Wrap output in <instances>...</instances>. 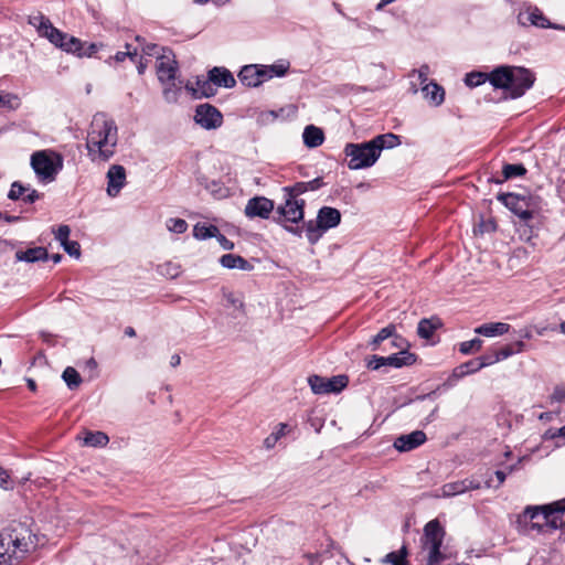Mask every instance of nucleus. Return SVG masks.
<instances>
[{
    "instance_id": "50",
    "label": "nucleus",
    "mask_w": 565,
    "mask_h": 565,
    "mask_svg": "<svg viewBox=\"0 0 565 565\" xmlns=\"http://www.w3.org/2000/svg\"><path fill=\"white\" fill-rule=\"evenodd\" d=\"M161 273L170 278H175L180 275V266L172 263H167L162 266Z\"/></svg>"
},
{
    "instance_id": "20",
    "label": "nucleus",
    "mask_w": 565,
    "mask_h": 565,
    "mask_svg": "<svg viewBox=\"0 0 565 565\" xmlns=\"http://www.w3.org/2000/svg\"><path fill=\"white\" fill-rule=\"evenodd\" d=\"M504 204L522 221H529L533 217V211L524 207L526 205L525 198L509 193L504 198Z\"/></svg>"
},
{
    "instance_id": "63",
    "label": "nucleus",
    "mask_w": 565,
    "mask_h": 565,
    "mask_svg": "<svg viewBox=\"0 0 565 565\" xmlns=\"http://www.w3.org/2000/svg\"><path fill=\"white\" fill-rule=\"evenodd\" d=\"M226 299L227 301L233 305L234 307H239L242 308L243 307V302L241 300H238L237 298H235V296L233 294H228L226 296Z\"/></svg>"
},
{
    "instance_id": "59",
    "label": "nucleus",
    "mask_w": 565,
    "mask_h": 565,
    "mask_svg": "<svg viewBox=\"0 0 565 565\" xmlns=\"http://www.w3.org/2000/svg\"><path fill=\"white\" fill-rule=\"evenodd\" d=\"M279 439L271 433L269 436H267L264 440V446L267 448V449H271L275 447V445L277 444Z\"/></svg>"
},
{
    "instance_id": "60",
    "label": "nucleus",
    "mask_w": 565,
    "mask_h": 565,
    "mask_svg": "<svg viewBox=\"0 0 565 565\" xmlns=\"http://www.w3.org/2000/svg\"><path fill=\"white\" fill-rule=\"evenodd\" d=\"M287 428H288V425L285 424V423H280L277 427H276V430L273 431V434L278 438L280 439L282 436H285L287 434Z\"/></svg>"
},
{
    "instance_id": "18",
    "label": "nucleus",
    "mask_w": 565,
    "mask_h": 565,
    "mask_svg": "<svg viewBox=\"0 0 565 565\" xmlns=\"http://www.w3.org/2000/svg\"><path fill=\"white\" fill-rule=\"evenodd\" d=\"M264 65H245L238 73L239 82L247 87H257L268 81Z\"/></svg>"
},
{
    "instance_id": "58",
    "label": "nucleus",
    "mask_w": 565,
    "mask_h": 565,
    "mask_svg": "<svg viewBox=\"0 0 565 565\" xmlns=\"http://www.w3.org/2000/svg\"><path fill=\"white\" fill-rule=\"evenodd\" d=\"M12 555L9 553V548L3 551V544H0V565H7Z\"/></svg>"
},
{
    "instance_id": "51",
    "label": "nucleus",
    "mask_w": 565,
    "mask_h": 565,
    "mask_svg": "<svg viewBox=\"0 0 565 565\" xmlns=\"http://www.w3.org/2000/svg\"><path fill=\"white\" fill-rule=\"evenodd\" d=\"M429 66L428 65H422L418 70L413 71L414 74H417L418 79L420 84L424 86L425 84H428V76H429Z\"/></svg>"
},
{
    "instance_id": "42",
    "label": "nucleus",
    "mask_w": 565,
    "mask_h": 565,
    "mask_svg": "<svg viewBox=\"0 0 565 565\" xmlns=\"http://www.w3.org/2000/svg\"><path fill=\"white\" fill-rule=\"evenodd\" d=\"M20 105V99L17 95L10 93H0V108L9 110L17 109Z\"/></svg>"
},
{
    "instance_id": "56",
    "label": "nucleus",
    "mask_w": 565,
    "mask_h": 565,
    "mask_svg": "<svg viewBox=\"0 0 565 565\" xmlns=\"http://www.w3.org/2000/svg\"><path fill=\"white\" fill-rule=\"evenodd\" d=\"M40 198L41 194L36 190L30 188V190L26 191L25 195L23 196V202L31 204L38 201Z\"/></svg>"
},
{
    "instance_id": "25",
    "label": "nucleus",
    "mask_w": 565,
    "mask_h": 565,
    "mask_svg": "<svg viewBox=\"0 0 565 565\" xmlns=\"http://www.w3.org/2000/svg\"><path fill=\"white\" fill-rule=\"evenodd\" d=\"M210 78L212 79L214 86L232 88L236 84L233 74L225 67H213L210 71Z\"/></svg>"
},
{
    "instance_id": "38",
    "label": "nucleus",
    "mask_w": 565,
    "mask_h": 565,
    "mask_svg": "<svg viewBox=\"0 0 565 565\" xmlns=\"http://www.w3.org/2000/svg\"><path fill=\"white\" fill-rule=\"evenodd\" d=\"M487 81L490 82V73L471 72L468 73L465 77V84L469 87H477Z\"/></svg>"
},
{
    "instance_id": "8",
    "label": "nucleus",
    "mask_w": 565,
    "mask_h": 565,
    "mask_svg": "<svg viewBox=\"0 0 565 565\" xmlns=\"http://www.w3.org/2000/svg\"><path fill=\"white\" fill-rule=\"evenodd\" d=\"M162 54L157 60V74L159 81L167 87L163 89V95L168 102L177 100V89L174 86L175 74L178 71L177 61L171 56V51L161 49Z\"/></svg>"
},
{
    "instance_id": "19",
    "label": "nucleus",
    "mask_w": 565,
    "mask_h": 565,
    "mask_svg": "<svg viewBox=\"0 0 565 565\" xmlns=\"http://www.w3.org/2000/svg\"><path fill=\"white\" fill-rule=\"evenodd\" d=\"M426 441V435L422 430H414L407 435H401L394 441V447L401 451H411Z\"/></svg>"
},
{
    "instance_id": "39",
    "label": "nucleus",
    "mask_w": 565,
    "mask_h": 565,
    "mask_svg": "<svg viewBox=\"0 0 565 565\" xmlns=\"http://www.w3.org/2000/svg\"><path fill=\"white\" fill-rule=\"evenodd\" d=\"M138 55V50L135 47L132 49L130 44H126V51H119L114 56H110L107 60L108 64H111V61L115 62H124L127 57H129L132 62H135V58Z\"/></svg>"
},
{
    "instance_id": "36",
    "label": "nucleus",
    "mask_w": 565,
    "mask_h": 565,
    "mask_svg": "<svg viewBox=\"0 0 565 565\" xmlns=\"http://www.w3.org/2000/svg\"><path fill=\"white\" fill-rule=\"evenodd\" d=\"M62 377L71 390L77 388L82 382L79 373L72 366L63 371Z\"/></svg>"
},
{
    "instance_id": "64",
    "label": "nucleus",
    "mask_w": 565,
    "mask_h": 565,
    "mask_svg": "<svg viewBox=\"0 0 565 565\" xmlns=\"http://www.w3.org/2000/svg\"><path fill=\"white\" fill-rule=\"evenodd\" d=\"M308 558H309V565H321V561L318 555L309 554Z\"/></svg>"
},
{
    "instance_id": "5",
    "label": "nucleus",
    "mask_w": 565,
    "mask_h": 565,
    "mask_svg": "<svg viewBox=\"0 0 565 565\" xmlns=\"http://www.w3.org/2000/svg\"><path fill=\"white\" fill-rule=\"evenodd\" d=\"M30 164L42 183H51L63 169V158L53 150H39L32 153Z\"/></svg>"
},
{
    "instance_id": "49",
    "label": "nucleus",
    "mask_w": 565,
    "mask_h": 565,
    "mask_svg": "<svg viewBox=\"0 0 565 565\" xmlns=\"http://www.w3.org/2000/svg\"><path fill=\"white\" fill-rule=\"evenodd\" d=\"M71 233V228L68 225H60L56 231H54L55 239L60 242L61 246L66 243Z\"/></svg>"
},
{
    "instance_id": "21",
    "label": "nucleus",
    "mask_w": 565,
    "mask_h": 565,
    "mask_svg": "<svg viewBox=\"0 0 565 565\" xmlns=\"http://www.w3.org/2000/svg\"><path fill=\"white\" fill-rule=\"evenodd\" d=\"M185 88L192 93L194 98L210 97L215 94V88L210 75L196 77L195 82H188Z\"/></svg>"
},
{
    "instance_id": "27",
    "label": "nucleus",
    "mask_w": 565,
    "mask_h": 565,
    "mask_svg": "<svg viewBox=\"0 0 565 565\" xmlns=\"http://www.w3.org/2000/svg\"><path fill=\"white\" fill-rule=\"evenodd\" d=\"M370 141L373 148H376L375 151L379 153V157H381L382 150L392 149L401 145L399 137L392 132L379 135Z\"/></svg>"
},
{
    "instance_id": "45",
    "label": "nucleus",
    "mask_w": 565,
    "mask_h": 565,
    "mask_svg": "<svg viewBox=\"0 0 565 565\" xmlns=\"http://www.w3.org/2000/svg\"><path fill=\"white\" fill-rule=\"evenodd\" d=\"M482 344H483V341L479 338H475L472 340H469V341H465V342H461L460 343V348H459V351L462 353V354H470L472 352H478L481 350L482 348Z\"/></svg>"
},
{
    "instance_id": "62",
    "label": "nucleus",
    "mask_w": 565,
    "mask_h": 565,
    "mask_svg": "<svg viewBox=\"0 0 565 565\" xmlns=\"http://www.w3.org/2000/svg\"><path fill=\"white\" fill-rule=\"evenodd\" d=\"M284 227L291 234L298 236V237H301L302 233L305 232L306 233V230H305V225L302 227H292V226H287V225H284Z\"/></svg>"
},
{
    "instance_id": "4",
    "label": "nucleus",
    "mask_w": 565,
    "mask_h": 565,
    "mask_svg": "<svg viewBox=\"0 0 565 565\" xmlns=\"http://www.w3.org/2000/svg\"><path fill=\"white\" fill-rule=\"evenodd\" d=\"M445 530L438 520L429 521L420 537V555L426 565H440L446 558V548L443 547Z\"/></svg>"
},
{
    "instance_id": "54",
    "label": "nucleus",
    "mask_w": 565,
    "mask_h": 565,
    "mask_svg": "<svg viewBox=\"0 0 565 565\" xmlns=\"http://www.w3.org/2000/svg\"><path fill=\"white\" fill-rule=\"evenodd\" d=\"M551 399L557 403L565 401V388L556 386L551 395Z\"/></svg>"
},
{
    "instance_id": "29",
    "label": "nucleus",
    "mask_w": 565,
    "mask_h": 565,
    "mask_svg": "<svg viewBox=\"0 0 565 565\" xmlns=\"http://www.w3.org/2000/svg\"><path fill=\"white\" fill-rule=\"evenodd\" d=\"M302 138H303V143L308 148H316V147H319L323 142L324 135H323L322 129H320L313 125H309L305 128Z\"/></svg>"
},
{
    "instance_id": "28",
    "label": "nucleus",
    "mask_w": 565,
    "mask_h": 565,
    "mask_svg": "<svg viewBox=\"0 0 565 565\" xmlns=\"http://www.w3.org/2000/svg\"><path fill=\"white\" fill-rule=\"evenodd\" d=\"M15 258L20 262L34 263L38 260H46L49 254L44 247H32L26 250L17 252Z\"/></svg>"
},
{
    "instance_id": "12",
    "label": "nucleus",
    "mask_w": 565,
    "mask_h": 565,
    "mask_svg": "<svg viewBox=\"0 0 565 565\" xmlns=\"http://www.w3.org/2000/svg\"><path fill=\"white\" fill-rule=\"evenodd\" d=\"M194 121L202 128L212 130L222 126L223 115L216 107L201 104L195 108Z\"/></svg>"
},
{
    "instance_id": "2",
    "label": "nucleus",
    "mask_w": 565,
    "mask_h": 565,
    "mask_svg": "<svg viewBox=\"0 0 565 565\" xmlns=\"http://www.w3.org/2000/svg\"><path fill=\"white\" fill-rule=\"evenodd\" d=\"M535 82L534 74L522 66L501 65L490 72V84L511 99L522 97Z\"/></svg>"
},
{
    "instance_id": "52",
    "label": "nucleus",
    "mask_w": 565,
    "mask_h": 565,
    "mask_svg": "<svg viewBox=\"0 0 565 565\" xmlns=\"http://www.w3.org/2000/svg\"><path fill=\"white\" fill-rule=\"evenodd\" d=\"M215 238L217 239L223 249L231 250L234 248V243L227 239L223 234H221L220 230L217 231V235H215Z\"/></svg>"
},
{
    "instance_id": "48",
    "label": "nucleus",
    "mask_w": 565,
    "mask_h": 565,
    "mask_svg": "<svg viewBox=\"0 0 565 565\" xmlns=\"http://www.w3.org/2000/svg\"><path fill=\"white\" fill-rule=\"evenodd\" d=\"M62 247L72 257L78 258L81 256V245L76 241H67Z\"/></svg>"
},
{
    "instance_id": "40",
    "label": "nucleus",
    "mask_w": 565,
    "mask_h": 565,
    "mask_svg": "<svg viewBox=\"0 0 565 565\" xmlns=\"http://www.w3.org/2000/svg\"><path fill=\"white\" fill-rule=\"evenodd\" d=\"M30 190L29 185H24L20 181H14L11 184V188L8 192V199L12 201H18L20 199L23 200V196L25 195L26 191Z\"/></svg>"
},
{
    "instance_id": "41",
    "label": "nucleus",
    "mask_w": 565,
    "mask_h": 565,
    "mask_svg": "<svg viewBox=\"0 0 565 565\" xmlns=\"http://www.w3.org/2000/svg\"><path fill=\"white\" fill-rule=\"evenodd\" d=\"M525 172H526V169L521 163H519V164L508 163V164H504L503 169H502L504 180H509V179H512L515 177H521V175L525 174Z\"/></svg>"
},
{
    "instance_id": "57",
    "label": "nucleus",
    "mask_w": 565,
    "mask_h": 565,
    "mask_svg": "<svg viewBox=\"0 0 565 565\" xmlns=\"http://www.w3.org/2000/svg\"><path fill=\"white\" fill-rule=\"evenodd\" d=\"M161 49L162 47H159L154 43H149V44L142 45L141 51L145 55L151 56V55L158 54L159 50L161 51Z\"/></svg>"
},
{
    "instance_id": "47",
    "label": "nucleus",
    "mask_w": 565,
    "mask_h": 565,
    "mask_svg": "<svg viewBox=\"0 0 565 565\" xmlns=\"http://www.w3.org/2000/svg\"><path fill=\"white\" fill-rule=\"evenodd\" d=\"M499 358L495 353V351L493 353H487L480 358H478V362L479 363H476V367L477 369H483L486 366H489V365H492L497 362H499Z\"/></svg>"
},
{
    "instance_id": "32",
    "label": "nucleus",
    "mask_w": 565,
    "mask_h": 565,
    "mask_svg": "<svg viewBox=\"0 0 565 565\" xmlns=\"http://www.w3.org/2000/svg\"><path fill=\"white\" fill-rule=\"evenodd\" d=\"M218 227L215 225H207L204 223H196L193 227V236L196 239L203 241L215 237L217 235Z\"/></svg>"
},
{
    "instance_id": "3",
    "label": "nucleus",
    "mask_w": 565,
    "mask_h": 565,
    "mask_svg": "<svg viewBox=\"0 0 565 565\" xmlns=\"http://www.w3.org/2000/svg\"><path fill=\"white\" fill-rule=\"evenodd\" d=\"M525 524V531H541L544 526L559 529L565 526V499L553 504L527 507L519 518Z\"/></svg>"
},
{
    "instance_id": "24",
    "label": "nucleus",
    "mask_w": 565,
    "mask_h": 565,
    "mask_svg": "<svg viewBox=\"0 0 565 565\" xmlns=\"http://www.w3.org/2000/svg\"><path fill=\"white\" fill-rule=\"evenodd\" d=\"M424 98L434 106H439L445 100V90L436 82H429L422 87Z\"/></svg>"
},
{
    "instance_id": "22",
    "label": "nucleus",
    "mask_w": 565,
    "mask_h": 565,
    "mask_svg": "<svg viewBox=\"0 0 565 565\" xmlns=\"http://www.w3.org/2000/svg\"><path fill=\"white\" fill-rule=\"evenodd\" d=\"M395 326L388 324L387 327L381 329L376 335L373 337V339L370 342V345L372 347V350H377L379 345L386 339L392 338V344L396 348L402 349L405 344V341L403 338L395 335Z\"/></svg>"
},
{
    "instance_id": "13",
    "label": "nucleus",
    "mask_w": 565,
    "mask_h": 565,
    "mask_svg": "<svg viewBox=\"0 0 565 565\" xmlns=\"http://www.w3.org/2000/svg\"><path fill=\"white\" fill-rule=\"evenodd\" d=\"M416 361L415 354L402 350L398 353L388 355V356H379L373 355L371 360L367 362V367L370 370H379L384 365L402 367L404 365H412Z\"/></svg>"
},
{
    "instance_id": "35",
    "label": "nucleus",
    "mask_w": 565,
    "mask_h": 565,
    "mask_svg": "<svg viewBox=\"0 0 565 565\" xmlns=\"http://www.w3.org/2000/svg\"><path fill=\"white\" fill-rule=\"evenodd\" d=\"M438 321H434L430 319H422L417 327V333L423 339H430L433 337L434 331L438 328Z\"/></svg>"
},
{
    "instance_id": "30",
    "label": "nucleus",
    "mask_w": 565,
    "mask_h": 565,
    "mask_svg": "<svg viewBox=\"0 0 565 565\" xmlns=\"http://www.w3.org/2000/svg\"><path fill=\"white\" fill-rule=\"evenodd\" d=\"M223 267L228 269L250 270L252 265L242 256L235 254H225L220 258Z\"/></svg>"
},
{
    "instance_id": "55",
    "label": "nucleus",
    "mask_w": 565,
    "mask_h": 565,
    "mask_svg": "<svg viewBox=\"0 0 565 565\" xmlns=\"http://www.w3.org/2000/svg\"><path fill=\"white\" fill-rule=\"evenodd\" d=\"M99 46L100 45H98L96 43H92L86 49L83 47V50L81 52H78V56L79 57H83V56L90 57V56H93L97 52Z\"/></svg>"
},
{
    "instance_id": "23",
    "label": "nucleus",
    "mask_w": 565,
    "mask_h": 565,
    "mask_svg": "<svg viewBox=\"0 0 565 565\" xmlns=\"http://www.w3.org/2000/svg\"><path fill=\"white\" fill-rule=\"evenodd\" d=\"M323 185V179L321 177H318L307 182H297L294 185L284 186L282 192L291 193L292 195L299 198L301 194L307 193L309 191H317Z\"/></svg>"
},
{
    "instance_id": "33",
    "label": "nucleus",
    "mask_w": 565,
    "mask_h": 565,
    "mask_svg": "<svg viewBox=\"0 0 565 565\" xmlns=\"http://www.w3.org/2000/svg\"><path fill=\"white\" fill-rule=\"evenodd\" d=\"M108 441V436L103 431H88L84 438V444L89 447H104Z\"/></svg>"
},
{
    "instance_id": "43",
    "label": "nucleus",
    "mask_w": 565,
    "mask_h": 565,
    "mask_svg": "<svg viewBox=\"0 0 565 565\" xmlns=\"http://www.w3.org/2000/svg\"><path fill=\"white\" fill-rule=\"evenodd\" d=\"M406 547L403 546L398 552H391L384 558V563H388L392 565H406Z\"/></svg>"
},
{
    "instance_id": "10",
    "label": "nucleus",
    "mask_w": 565,
    "mask_h": 565,
    "mask_svg": "<svg viewBox=\"0 0 565 565\" xmlns=\"http://www.w3.org/2000/svg\"><path fill=\"white\" fill-rule=\"evenodd\" d=\"M348 383L349 379L347 375H335L328 379L315 374L308 377V384L317 395L340 393L348 386Z\"/></svg>"
},
{
    "instance_id": "9",
    "label": "nucleus",
    "mask_w": 565,
    "mask_h": 565,
    "mask_svg": "<svg viewBox=\"0 0 565 565\" xmlns=\"http://www.w3.org/2000/svg\"><path fill=\"white\" fill-rule=\"evenodd\" d=\"M284 203L276 209V213L278 214L276 222L279 224H282V222L296 224L301 222L305 216V200L291 193H284Z\"/></svg>"
},
{
    "instance_id": "1",
    "label": "nucleus",
    "mask_w": 565,
    "mask_h": 565,
    "mask_svg": "<svg viewBox=\"0 0 565 565\" xmlns=\"http://www.w3.org/2000/svg\"><path fill=\"white\" fill-rule=\"evenodd\" d=\"M118 129L113 119L105 114L93 117L87 136L86 148L93 161H107L116 152Z\"/></svg>"
},
{
    "instance_id": "34",
    "label": "nucleus",
    "mask_w": 565,
    "mask_h": 565,
    "mask_svg": "<svg viewBox=\"0 0 565 565\" xmlns=\"http://www.w3.org/2000/svg\"><path fill=\"white\" fill-rule=\"evenodd\" d=\"M289 66L290 63L288 61H279L278 63L273 65H264V71L266 75H269L268 79H271L275 76H284L288 72Z\"/></svg>"
},
{
    "instance_id": "53",
    "label": "nucleus",
    "mask_w": 565,
    "mask_h": 565,
    "mask_svg": "<svg viewBox=\"0 0 565 565\" xmlns=\"http://www.w3.org/2000/svg\"><path fill=\"white\" fill-rule=\"evenodd\" d=\"M495 353H497L499 360L501 361V360H505V359L510 358L511 355L515 354V351L512 345L508 344V345L503 347L502 349L495 351Z\"/></svg>"
},
{
    "instance_id": "14",
    "label": "nucleus",
    "mask_w": 565,
    "mask_h": 565,
    "mask_svg": "<svg viewBox=\"0 0 565 565\" xmlns=\"http://www.w3.org/2000/svg\"><path fill=\"white\" fill-rule=\"evenodd\" d=\"M481 488V483L476 479H463L454 482H448L436 490L435 498H451L462 494L470 490H478Z\"/></svg>"
},
{
    "instance_id": "46",
    "label": "nucleus",
    "mask_w": 565,
    "mask_h": 565,
    "mask_svg": "<svg viewBox=\"0 0 565 565\" xmlns=\"http://www.w3.org/2000/svg\"><path fill=\"white\" fill-rule=\"evenodd\" d=\"M476 363H479L478 359L471 360V361H468V362L461 364L460 366H458L455 370V375L461 377V376L478 372L480 369L476 367Z\"/></svg>"
},
{
    "instance_id": "15",
    "label": "nucleus",
    "mask_w": 565,
    "mask_h": 565,
    "mask_svg": "<svg viewBox=\"0 0 565 565\" xmlns=\"http://www.w3.org/2000/svg\"><path fill=\"white\" fill-rule=\"evenodd\" d=\"M274 210L275 203L273 200L265 196H254L247 201L244 213L248 218L259 217L267 220Z\"/></svg>"
},
{
    "instance_id": "6",
    "label": "nucleus",
    "mask_w": 565,
    "mask_h": 565,
    "mask_svg": "<svg viewBox=\"0 0 565 565\" xmlns=\"http://www.w3.org/2000/svg\"><path fill=\"white\" fill-rule=\"evenodd\" d=\"M341 222V213L338 209L322 206L317 213L316 220L305 223L306 237L311 245H315L326 232L337 227Z\"/></svg>"
},
{
    "instance_id": "37",
    "label": "nucleus",
    "mask_w": 565,
    "mask_h": 565,
    "mask_svg": "<svg viewBox=\"0 0 565 565\" xmlns=\"http://www.w3.org/2000/svg\"><path fill=\"white\" fill-rule=\"evenodd\" d=\"M60 49L67 53H74L78 56V52L83 50V43L79 39L66 34V39L63 41Z\"/></svg>"
},
{
    "instance_id": "17",
    "label": "nucleus",
    "mask_w": 565,
    "mask_h": 565,
    "mask_svg": "<svg viewBox=\"0 0 565 565\" xmlns=\"http://www.w3.org/2000/svg\"><path fill=\"white\" fill-rule=\"evenodd\" d=\"M106 178V192L110 198H116L126 185V169L120 164H113L109 167Z\"/></svg>"
},
{
    "instance_id": "44",
    "label": "nucleus",
    "mask_w": 565,
    "mask_h": 565,
    "mask_svg": "<svg viewBox=\"0 0 565 565\" xmlns=\"http://www.w3.org/2000/svg\"><path fill=\"white\" fill-rule=\"evenodd\" d=\"M166 226L168 231L175 234H182L188 230V223L183 218L178 217L167 220Z\"/></svg>"
},
{
    "instance_id": "7",
    "label": "nucleus",
    "mask_w": 565,
    "mask_h": 565,
    "mask_svg": "<svg viewBox=\"0 0 565 565\" xmlns=\"http://www.w3.org/2000/svg\"><path fill=\"white\" fill-rule=\"evenodd\" d=\"M375 149L371 141L347 143L344 154L349 158L348 168L350 170H362L374 166L380 158Z\"/></svg>"
},
{
    "instance_id": "26",
    "label": "nucleus",
    "mask_w": 565,
    "mask_h": 565,
    "mask_svg": "<svg viewBox=\"0 0 565 565\" xmlns=\"http://www.w3.org/2000/svg\"><path fill=\"white\" fill-rule=\"evenodd\" d=\"M509 330L510 324L505 322H489L477 327L475 329V332L487 338H493L498 335H503L508 333Z\"/></svg>"
},
{
    "instance_id": "11",
    "label": "nucleus",
    "mask_w": 565,
    "mask_h": 565,
    "mask_svg": "<svg viewBox=\"0 0 565 565\" xmlns=\"http://www.w3.org/2000/svg\"><path fill=\"white\" fill-rule=\"evenodd\" d=\"M29 23L36 29L41 36L46 38L56 47H61L63 41L66 39L67 33L53 26L51 21L42 14L30 17Z\"/></svg>"
},
{
    "instance_id": "31",
    "label": "nucleus",
    "mask_w": 565,
    "mask_h": 565,
    "mask_svg": "<svg viewBox=\"0 0 565 565\" xmlns=\"http://www.w3.org/2000/svg\"><path fill=\"white\" fill-rule=\"evenodd\" d=\"M17 530H13L12 533L9 535L8 546H12V553H21L25 554L30 550V545L32 542H30V536H20L18 533H15Z\"/></svg>"
},
{
    "instance_id": "61",
    "label": "nucleus",
    "mask_w": 565,
    "mask_h": 565,
    "mask_svg": "<svg viewBox=\"0 0 565 565\" xmlns=\"http://www.w3.org/2000/svg\"><path fill=\"white\" fill-rule=\"evenodd\" d=\"M9 475L8 472L0 467V487L3 489H8V482H9Z\"/></svg>"
},
{
    "instance_id": "16",
    "label": "nucleus",
    "mask_w": 565,
    "mask_h": 565,
    "mask_svg": "<svg viewBox=\"0 0 565 565\" xmlns=\"http://www.w3.org/2000/svg\"><path fill=\"white\" fill-rule=\"evenodd\" d=\"M518 22L521 25L561 29L559 26L552 24L536 7H527L525 10L520 11L518 14Z\"/></svg>"
}]
</instances>
